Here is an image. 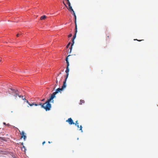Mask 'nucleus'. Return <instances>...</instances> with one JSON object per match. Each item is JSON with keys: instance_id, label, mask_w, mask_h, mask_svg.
I'll list each match as a JSON object with an SVG mask.
<instances>
[{"instance_id": "nucleus-1", "label": "nucleus", "mask_w": 158, "mask_h": 158, "mask_svg": "<svg viewBox=\"0 0 158 158\" xmlns=\"http://www.w3.org/2000/svg\"><path fill=\"white\" fill-rule=\"evenodd\" d=\"M66 87V82L65 81H64L63 84L61 88H58L57 89L56 91L53 93L50 98L49 99H48V102H53L54 100H53V99L55 97V95L57 93H58L59 92H61V91L63 90V89L65 88Z\"/></svg>"}, {"instance_id": "nucleus-2", "label": "nucleus", "mask_w": 158, "mask_h": 158, "mask_svg": "<svg viewBox=\"0 0 158 158\" xmlns=\"http://www.w3.org/2000/svg\"><path fill=\"white\" fill-rule=\"evenodd\" d=\"M48 99L46 101L45 103L43 104L41 102H38L37 103L33 102V104L35 106L40 105L41 107L45 109L46 111L49 110L51 107V105L50 103V102H48Z\"/></svg>"}, {"instance_id": "nucleus-3", "label": "nucleus", "mask_w": 158, "mask_h": 158, "mask_svg": "<svg viewBox=\"0 0 158 158\" xmlns=\"http://www.w3.org/2000/svg\"><path fill=\"white\" fill-rule=\"evenodd\" d=\"M71 56V55H69L66 58L65 60L66 61V63L67 64V66L66 67V70L65 71V72L66 73V76L65 79L64 81H65L66 82L67 79L69 75V63L68 60V57L69 56Z\"/></svg>"}, {"instance_id": "nucleus-4", "label": "nucleus", "mask_w": 158, "mask_h": 158, "mask_svg": "<svg viewBox=\"0 0 158 158\" xmlns=\"http://www.w3.org/2000/svg\"><path fill=\"white\" fill-rule=\"evenodd\" d=\"M10 89L11 90H13L12 94H13L15 99L16 98H17L18 96L19 98H21V95H20L18 94L17 92H18V90H17L16 91H15V90L12 89V88H10Z\"/></svg>"}, {"instance_id": "nucleus-5", "label": "nucleus", "mask_w": 158, "mask_h": 158, "mask_svg": "<svg viewBox=\"0 0 158 158\" xmlns=\"http://www.w3.org/2000/svg\"><path fill=\"white\" fill-rule=\"evenodd\" d=\"M66 122L68 123L69 124L71 125L72 124H74V123L73 122V120L71 118H69L66 120Z\"/></svg>"}, {"instance_id": "nucleus-6", "label": "nucleus", "mask_w": 158, "mask_h": 158, "mask_svg": "<svg viewBox=\"0 0 158 158\" xmlns=\"http://www.w3.org/2000/svg\"><path fill=\"white\" fill-rule=\"evenodd\" d=\"M20 134L21 135V138H23L24 140H25V139L26 138V136L25 135V133H24V131H22L20 133Z\"/></svg>"}, {"instance_id": "nucleus-7", "label": "nucleus", "mask_w": 158, "mask_h": 158, "mask_svg": "<svg viewBox=\"0 0 158 158\" xmlns=\"http://www.w3.org/2000/svg\"><path fill=\"white\" fill-rule=\"evenodd\" d=\"M77 32V27L76 26L75 27V33L72 39L74 40L76 37V34Z\"/></svg>"}, {"instance_id": "nucleus-8", "label": "nucleus", "mask_w": 158, "mask_h": 158, "mask_svg": "<svg viewBox=\"0 0 158 158\" xmlns=\"http://www.w3.org/2000/svg\"><path fill=\"white\" fill-rule=\"evenodd\" d=\"M46 18V16L45 15H43L40 17V19L41 20L45 19Z\"/></svg>"}, {"instance_id": "nucleus-9", "label": "nucleus", "mask_w": 158, "mask_h": 158, "mask_svg": "<svg viewBox=\"0 0 158 158\" xmlns=\"http://www.w3.org/2000/svg\"><path fill=\"white\" fill-rule=\"evenodd\" d=\"M78 120H77L76 122H75V123L74 124H75V125L77 126V127H78V128H79V124H78Z\"/></svg>"}, {"instance_id": "nucleus-10", "label": "nucleus", "mask_w": 158, "mask_h": 158, "mask_svg": "<svg viewBox=\"0 0 158 158\" xmlns=\"http://www.w3.org/2000/svg\"><path fill=\"white\" fill-rule=\"evenodd\" d=\"M74 17L75 23V26H76V27H77V23H76V19H77L76 16V15H74Z\"/></svg>"}, {"instance_id": "nucleus-11", "label": "nucleus", "mask_w": 158, "mask_h": 158, "mask_svg": "<svg viewBox=\"0 0 158 158\" xmlns=\"http://www.w3.org/2000/svg\"><path fill=\"white\" fill-rule=\"evenodd\" d=\"M58 80H57V79H56V84H55V87L54 88V89H55V88L58 85Z\"/></svg>"}, {"instance_id": "nucleus-12", "label": "nucleus", "mask_w": 158, "mask_h": 158, "mask_svg": "<svg viewBox=\"0 0 158 158\" xmlns=\"http://www.w3.org/2000/svg\"><path fill=\"white\" fill-rule=\"evenodd\" d=\"M74 40H73V39H72V43L71 44V46H73V44L74 43Z\"/></svg>"}, {"instance_id": "nucleus-13", "label": "nucleus", "mask_w": 158, "mask_h": 158, "mask_svg": "<svg viewBox=\"0 0 158 158\" xmlns=\"http://www.w3.org/2000/svg\"><path fill=\"white\" fill-rule=\"evenodd\" d=\"M69 9L70 11H73V10L71 6H69Z\"/></svg>"}, {"instance_id": "nucleus-14", "label": "nucleus", "mask_w": 158, "mask_h": 158, "mask_svg": "<svg viewBox=\"0 0 158 158\" xmlns=\"http://www.w3.org/2000/svg\"><path fill=\"white\" fill-rule=\"evenodd\" d=\"M85 102V101L84 100H80V104H82V103H84Z\"/></svg>"}, {"instance_id": "nucleus-15", "label": "nucleus", "mask_w": 158, "mask_h": 158, "mask_svg": "<svg viewBox=\"0 0 158 158\" xmlns=\"http://www.w3.org/2000/svg\"><path fill=\"white\" fill-rule=\"evenodd\" d=\"M82 126L81 125L80 126L79 130L81 131V132H83V131L82 130Z\"/></svg>"}, {"instance_id": "nucleus-16", "label": "nucleus", "mask_w": 158, "mask_h": 158, "mask_svg": "<svg viewBox=\"0 0 158 158\" xmlns=\"http://www.w3.org/2000/svg\"><path fill=\"white\" fill-rule=\"evenodd\" d=\"M70 44H71V43H70V42H69V43L66 46V48H68L69 47V45H70Z\"/></svg>"}, {"instance_id": "nucleus-17", "label": "nucleus", "mask_w": 158, "mask_h": 158, "mask_svg": "<svg viewBox=\"0 0 158 158\" xmlns=\"http://www.w3.org/2000/svg\"><path fill=\"white\" fill-rule=\"evenodd\" d=\"M72 46H71V47L70 48V51L69 52V53H71V50H72Z\"/></svg>"}, {"instance_id": "nucleus-18", "label": "nucleus", "mask_w": 158, "mask_h": 158, "mask_svg": "<svg viewBox=\"0 0 158 158\" xmlns=\"http://www.w3.org/2000/svg\"><path fill=\"white\" fill-rule=\"evenodd\" d=\"M67 4L69 6H71V4L70 2H67Z\"/></svg>"}, {"instance_id": "nucleus-19", "label": "nucleus", "mask_w": 158, "mask_h": 158, "mask_svg": "<svg viewBox=\"0 0 158 158\" xmlns=\"http://www.w3.org/2000/svg\"><path fill=\"white\" fill-rule=\"evenodd\" d=\"M72 36V34H70L69 35H68V37L69 38L71 37Z\"/></svg>"}, {"instance_id": "nucleus-20", "label": "nucleus", "mask_w": 158, "mask_h": 158, "mask_svg": "<svg viewBox=\"0 0 158 158\" xmlns=\"http://www.w3.org/2000/svg\"><path fill=\"white\" fill-rule=\"evenodd\" d=\"M24 100H25V102H27L28 103H29V102L26 99H25Z\"/></svg>"}, {"instance_id": "nucleus-21", "label": "nucleus", "mask_w": 158, "mask_h": 158, "mask_svg": "<svg viewBox=\"0 0 158 158\" xmlns=\"http://www.w3.org/2000/svg\"><path fill=\"white\" fill-rule=\"evenodd\" d=\"M21 97L22 98L23 100H24L25 99V98H24L23 96H21Z\"/></svg>"}, {"instance_id": "nucleus-22", "label": "nucleus", "mask_w": 158, "mask_h": 158, "mask_svg": "<svg viewBox=\"0 0 158 158\" xmlns=\"http://www.w3.org/2000/svg\"><path fill=\"white\" fill-rule=\"evenodd\" d=\"M28 104L30 106H32L33 104V103L32 104H31V103H29H29H28Z\"/></svg>"}, {"instance_id": "nucleus-23", "label": "nucleus", "mask_w": 158, "mask_h": 158, "mask_svg": "<svg viewBox=\"0 0 158 158\" xmlns=\"http://www.w3.org/2000/svg\"><path fill=\"white\" fill-rule=\"evenodd\" d=\"M23 143H21V145H23V148H24V149H25V146H24L23 145Z\"/></svg>"}, {"instance_id": "nucleus-24", "label": "nucleus", "mask_w": 158, "mask_h": 158, "mask_svg": "<svg viewBox=\"0 0 158 158\" xmlns=\"http://www.w3.org/2000/svg\"><path fill=\"white\" fill-rule=\"evenodd\" d=\"M73 15L74 16V15H75V12H74V10L73 11Z\"/></svg>"}, {"instance_id": "nucleus-25", "label": "nucleus", "mask_w": 158, "mask_h": 158, "mask_svg": "<svg viewBox=\"0 0 158 158\" xmlns=\"http://www.w3.org/2000/svg\"><path fill=\"white\" fill-rule=\"evenodd\" d=\"M45 143V141H44L42 143V144L43 145Z\"/></svg>"}, {"instance_id": "nucleus-26", "label": "nucleus", "mask_w": 158, "mask_h": 158, "mask_svg": "<svg viewBox=\"0 0 158 158\" xmlns=\"http://www.w3.org/2000/svg\"><path fill=\"white\" fill-rule=\"evenodd\" d=\"M19 34H18L17 35H16V36L17 37H18L19 36Z\"/></svg>"}, {"instance_id": "nucleus-27", "label": "nucleus", "mask_w": 158, "mask_h": 158, "mask_svg": "<svg viewBox=\"0 0 158 158\" xmlns=\"http://www.w3.org/2000/svg\"><path fill=\"white\" fill-rule=\"evenodd\" d=\"M6 125L8 126H10V125L9 123L6 124Z\"/></svg>"}, {"instance_id": "nucleus-28", "label": "nucleus", "mask_w": 158, "mask_h": 158, "mask_svg": "<svg viewBox=\"0 0 158 158\" xmlns=\"http://www.w3.org/2000/svg\"><path fill=\"white\" fill-rule=\"evenodd\" d=\"M63 3L65 5L66 7H67V6L66 5V4H65L64 3V2H63Z\"/></svg>"}, {"instance_id": "nucleus-29", "label": "nucleus", "mask_w": 158, "mask_h": 158, "mask_svg": "<svg viewBox=\"0 0 158 158\" xmlns=\"http://www.w3.org/2000/svg\"><path fill=\"white\" fill-rule=\"evenodd\" d=\"M138 40V41H141L142 40H137V39H136V40Z\"/></svg>"}, {"instance_id": "nucleus-30", "label": "nucleus", "mask_w": 158, "mask_h": 158, "mask_svg": "<svg viewBox=\"0 0 158 158\" xmlns=\"http://www.w3.org/2000/svg\"><path fill=\"white\" fill-rule=\"evenodd\" d=\"M44 99H43L42 100H41V101H44Z\"/></svg>"}, {"instance_id": "nucleus-31", "label": "nucleus", "mask_w": 158, "mask_h": 158, "mask_svg": "<svg viewBox=\"0 0 158 158\" xmlns=\"http://www.w3.org/2000/svg\"><path fill=\"white\" fill-rule=\"evenodd\" d=\"M52 143V142H50V141H48V143Z\"/></svg>"}, {"instance_id": "nucleus-32", "label": "nucleus", "mask_w": 158, "mask_h": 158, "mask_svg": "<svg viewBox=\"0 0 158 158\" xmlns=\"http://www.w3.org/2000/svg\"><path fill=\"white\" fill-rule=\"evenodd\" d=\"M3 124L5 125H6V123H3Z\"/></svg>"}, {"instance_id": "nucleus-33", "label": "nucleus", "mask_w": 158, "mask_h": 158, "mask_svg": "<svg viewBox=\"0 0 158 158\" xmlns=\"http://www.w3.org/2000/svg\"><path fill=\"white\" fill-rule=\"evenodd\" d=\"M67 1V2H69V0H66Z\"/></svg>"}, {"instance_id": "nucleus-34", "label": "nucleus", "mask_w": 158, "mask_h": 158, "mask_svg": "<svg viewBox=\"0 0 158 158\" xmlns=\"http://www.w3.org/2000/svg\"><path fill=\"white\" fill-rule=\"evenodd\" d=\"M61 74V73H59V74L58 75V76H59V74Z\"/></svg>"}, {"instance_id": "nucleus-35", "label": "nucleus", "mask_w": 158, "mask_h": 158, "mask_svg": "<svg viewBox=\"0 0 158 158\" xmlns=\"http://www.w3.org/2000/svg\"><path fill=\"white\" fill-rule=\"evenodd\" d=\"M9 92H10V91H9Z\"/></svg>"}, {"instance_id": "nucleus-36", "label": "nucleus", "mask_w": 158, "mask_h": 158, "mask_svg": "<svg viewBox=\"0 0 158 158\" xmlns=\"http://www.w3.org/2000/svg\"><path fill=\"white\" fill-rule=\"evenodd\" d=\"M63 78V77H61L62 79Z\"/></svg>"}]
</instances>
